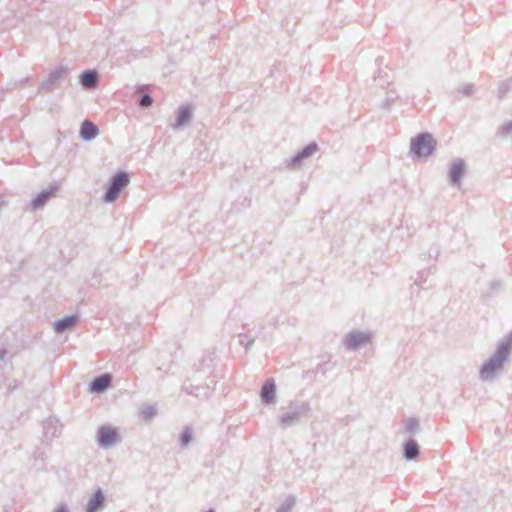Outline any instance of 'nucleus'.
<instances>
[{
  "label": "nucleus",
  "instance_id": "f257e3e1",
  "mask_svg": "<svg viewBox=\"0 0 512 512\" xmlns=\"http://www.w3.org/2000/svg\"><path fill=\"white\" fill-rule=\"evenodd\" d=\"M432 135L423 133L411 140V150L418 156H429L435 148Z\"/></svg>",
  "mask_w": 512,
  "mask_h": 512
},
{
  "label": "nucleus",
  "instance_id": "f03ea898",
  "mask_svg": "<svg viewBox=\"0 0 512 512\" xmlns=\"http://www.w3.org/2000/svg\"><path fill=\"white\" fill-rule=\"evenodd\" d=\"M129 183V177L124 172L117 173L112 178L111 186L108 188L106 195L104 197L106 202H113L115 201L120 192L128 185Z\"/></svg>",
  "mask_w": 512,
  "mask_h": 512
},
{
  "label": "nucleus",
  "instance_id": "7ed1b4c3",
  "mask_svg": "<svg viewBox=\"0 0 512 512\" xmlns=\"http://www.w3.org/2000/svg\"><path fill=\"white\" fill-rule=\"evenodd\" d=\"M118 439V434L116 429L112 427H101L98 431V442L102 446H110L116 443Z\"/></svg>",
  "mask_w": 512,
  "mask_h": 512
},
{
  "label": "nucleus",
  "instance_id": "20e7f679",
  "mask_svg": "<svg viewBox=\"0 0 512 512\" xmlns=\"http://www.w3.org/2000/svg\"><path fill=\"white\" fill-rule=\"evenodd\" d=\"M504 358L497 356L492 358L487 364L484 365V367L481 370V376L484 379H488L494 371L502 367Z\"/></svg>",
  "mask_w": 512,
  "mask_h": 512
},
{
  "label": "nucleus",
  "instance_id": "39448f33",
  "mask_svg": "<svg viewBox=\"0 0 512 512\" xmlns=\"http://www.w3.org/2000/svg\"><path fill=\"white\" fill-rule=\"evenodd\" d=\"M81 137L85 140H91L98 134V128L90 121H84L80 130Z\"/></svg>",
  "mask_w": 512,
  "mask_h": 512
},
{
  "label": "nucleus",
  "instance_id": "423d86ee",
  "mask_svg": "<svg viewBox=\"0 0 512 512\" xmlns=\"http://www.w3.org/2000/svg\"><path fill=\"white\" fill-rule=\"evenodd\" d=\"M111 375L104 374L100 377H97L91 384V391L93 392H102L107 389L111 382Z\"/></svg>",
  "mask_w": 512,
  "mask_h": 512
},
{
  "label": "nucleus",
  "instance_id": "0eeeda50",
  "mask_svg": "<svg viewBox=\"0 0 512 512\" xmlns=\"http://www.w3.org/2000/svg\"><path fill=\"white\" fill-rule=\"evenodd\" d=\"M104 502V496L101 491H97L89 500L86 512H96L100 509Z\"/></svg>",
  "mask_w": 512,
  "mask_h": 512
},
{
  "label": "nucleus",
  "instance_id": "6e6552de",
  "mask_svg": "<svg viewBox=\"0 0 512 512\" xmlns=\"http://www.w3.org/2000/svg\"><path fill=\"white\" fill-rule=\"evenodd\" d=\"M261 396L264 401L272 402L275 396V385L273 380H267L262 387Z\"/></svg>",
  "mask_w": 512,
  "mask_h": 512
},
{
  "label": "nucleus",
  "instance_id": "1a4fd4ad",
  "mask_svg": "<svg viewBox=\"0 0 512 512\" xmlns=\"http://www.w3.org/2000/svg\"><path fill=\"white\" fill-rule=\"evenodd\" d=\"M366 341H368V336L361 334V333H356V334H351L346 339V345L349 349H355L356 347L365 343Z\"/></svg>",
  "mask_w": 512,
  "mask_h": 512
},
{
  "label": "nucleus",
  "instance_id": "9d476101",
  "mask_svg": "<svg viewBox=\"0 0 512 512\" xmlns=\"http://www.w3.org/2000/svg\"><path fill=\"white\" fill-rule=\"evenodd\" d=\"M77 318L75 316L66 317L61 319L54 324V329L56 332H62L68 328H71L75 325Z\"/></svg>",
  "mask_w": 512,
  "mask_h": 512
},
{
  "label": "nucleus",
  "instance_id": "9b49d317",
  "mask_svg": "<svg viewBox=\"0 0 512 512\" xmlns=\"http://www.w3.org/2000/svg\"><path fill=\"white\" fill-rule=\"evenodd\" d=\"M97 83V74L94 71H86L81 75V84L87 88H93Z\"/></svg>",
  "mask_w": 512,
  "mask_h": 512
},
{
  "label": "nucleus",
  "instance_id": "f8f14e48",
  "mask_svg": "<svg viewBox=\"0 0 512 512\" xmlns=\"http://www.w3.org/2000/svg\"><path fill=\"white\" fill-rule=\"evenodd\" d=\"M464 172V165L461 161L455 162L450 169V178L452 182L456 183L461 178Z\"/></svg>",
  "mask_w": 512,
  "mask_h": 512
},
{
  "label": "nucleus",
  "instance_id": "ddd939ff",
  "mask_svg": "<svg viewBox=\"0 0 512 512\" xmlns=\"http://www.w3.org/2000/svg\"><path fill=\"white\" fill-rule=\"evenodd\" d=\"M56 188L41 192L32 202L34 208L42 206L47 199L55 194Z\"/></svg>",
  "mask_w": 512,
  "mask_h": 512
},
{
  "label": "nucleus",
  "instance_id": "4468645a",
  "mask_svg": "<svg viewBox=\"0 0 512 512\" xmlns=\"http://www.w3.org/2000/svg\"><path fill=\"white\" fill-rule=\"evenodd\" d=\"M405 455L407 459H413L418 455V446L415 442L409 441L406 444Z\"/></svg>",
  "mask_w": 512,
  "mask_h": 512
},
{
  "label": "nucleus",
  "instance_id": "2eb2a0df",
  "mask_svg": "<svg viewBox=\"0 0 512 512\" xmlns=\"http://www.w3.org/2000/svg\"><path fill=\"white\" fill-rule=\"evenodd\" d=\"M191 116V112L188 108H182L180 109L179 111V115H178V125H182L184 123H186L189 118Z\"/></svg>",
  "mask_w": 512,
  "mask_h": 512
},
{
  "label": "nucleus",
  "instance_id": "dca6fc26",
  "mask_svg": "<svg viewBox=\"0 0 512 512\" xmlns=\"http://www.w3.org/2000/svg\"><path fill=\"white\" fill-rule=\"evenodd\" d=\"M316 150H317V145H315V144L309 145L295 158V160H300L305 157H308V156L312 155Z\"/></svg>",
  "mask_w": 512,
  "mask_h": 512
},
{
  "label": "nucleus",
  "instance_id": "f3484780",
  "mask_svg": "<svg viewBox=\"0 0 512 512\" xmlns=\"http://www.w3.org/2000/svg\"><path fill=\"white\" fill-rule=\"evenodd\" d=\"M191 438V433L188 430H186L181 434L180 440L183 445H187L190 442Z\"/></svg>",
  "mask_w": 512,
  "mask_h": 512
},
{
  "label": "nucleus",
  "instance_id": "a211bd4d",
  "mask_svg": "<svg viewBox=\"0 0 512 512\" xmlns=\"http://www.w3.org/2000/svg\"><path fill=\"white\" fill-rule=\"evenodd\" d=\"M140 103H141L142 106L148 107V106H150L152 104V99H151L150 96L145 95V96L142 97Z\"/></svg>",
  "mask_w": 512,
  "mask_h": 512
},
{
  "label": "nucleus",
  "instance_id": "6ab92c4d",
  "mask_svg": "<svg viewBox=\"0 0 512 512\" xmlns=\"http://www.w3.org/2000/svg\"><path fill=\"white\" fill-rule=\"evenodd\" d=\"M55 512H65V510L63 508H59Z\"/></svg>",
  "mask_w": 512,
  "mask_h": 512
},
{
  "label": "nucleus",
  "instance_id": "aec40b11",
  "mask_svg": "<svg viewBox=\"0 0 512 512\" xmlns=\"http://www.w3.org/2000/svg\"><path fill=\"white\" fill-rule=\"evenodd\" d=\"M154 414V411L151 409V411L149 412V416H152Z\"/></svg>",
  "mask_w": 512,
  "mask_h": 512
}]
</instances>
